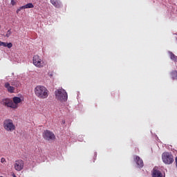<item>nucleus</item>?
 I'll use <instances>...</instances> for the list:
<instances>
[{"instance_id": "obj_7", "label": "nucleus", "mask_w": 177, "mask_h": 177, "mask_svg": "<svg viewBox=\"0 0 177 177\" xmlns=\"http://www.w3.org/2000/svg\"><path fill=\"white\" fill-rule=\"evenodd\" d=\"M15 171H21L24 168V161L23 160H15L14 164Z\"/></svg>"}, {"instance_id": "obj_17", "label": "nucleus", "mask_w": 177, "mask_h": 177, "mask_svg": "<svg viewBox=\"0 0 177 177\" xmlns=\"http://www.w3.org/2000/svg\"><path fill=\"white\" fill-rule=\"evenodd\" d=\"M22 8H24L25 9H31L34 8V5L32 3H29L25 6H23Z\"/></svg>"}, {"instance_id": "obj_5", "label": "nucleus", "mask_w": 177, "mask_h": 177, "mask_svg": "<svg viewBox=\"0 0 177 177\" xmlns=\"http://www.w3.org/2000/svg\"><path fill=\"white\" fill-rule=\"evenodd\" d=\"M32 62L34 66L38 68H42V67L45 66V62L42 61V59H41L39 55H35L32 59Z\"/></svg>"}, {"instance_id": "obj_13", "label": "nucleus", "mask_w": 177, "mask_h": 177, "mask_svg": "<svg viewBox=\"0 0 177 177\" xmlns=\"http://www.w3.org/2000/svg\"><path fill=\"white\" fill-rule=\"evenodd\" d=\"M135 161L137 164V165H138L139 168H142L143 167V160L140 159V157L136 156L135 157Z\"/></svg>"}, {"instance_id": "obj_3", "label": "nucleus", "mask_w": 177, "mask_h": 177, "mask_svg": "<svg viewBox=\"0 0 177 177\" xmlns=\"http://www.w3.org/2000/svg\"><path fill=\"white\" fill-rule=\"evenodd\" d=\"M3 127L7 132H13L16 129V126L13 124V120L11 119H6L3 122Z\"/></svg>"}, {"instance_id": "obj_19", "label": "nucleus", "mask_w": 177, "mask_h": 177, "mask_svg": "<svg viewBox=\"0 0 177 177\" xmlns=\"http://www.w3.org/2000/svg\"><path fill=\"white\" fill-rule=\"evenodd\" d=\"M23 9H25L24 8H23V6L19 7V8L17 10V13L19 14V12H21V10H23Z\"/></svg>"}, {"instance_id": "obj_10", "label": "nucleus", "mask_w": 177, "mask_h": 177, "mask_svg": "<svg viewBox=\"0 0 177 177\" xmlns=\"http://www.w3.org/2000/svg\"><path fill=\"white\" fill-rule=\"evenodd\" d=\"M21 103V98L19 97H14L12 98V106H15L14 109H17L19 107V104Z\"/></svg>"}, {"instance_id": "obj_6", "label": "nucleus", "mask_w": 177, "mask_h": 177, "mask_svg": "<svg viewBox=\"0 0 177 177\" xmlns=\"http://www.w3.org/2000/svg\"><path fill=\"white\" fill-rule=\"evenodd\" d=\"M43 138L46 140H55L56 139L55 133L49 130L44 131L43 133Z\"/></svg>"}, {"instance_id": "obj_1", "label": "nucleus", "mask_w": 177, "mask_h": 177, "mask_svg": "<svg viewBox=\"0 0 177 177\" xmlns=\"http://www.w3.org/2000/svg\"><path fill=\"white\" fill-rule=\"evenodd\" d=\"M35 95L39 99H46L49 96V91L46 87L38 85L35 88Z\"/></svg>"}, {"instance_id": "obj_21", "label": "nucleus", "mask_w": 177, "mask_h": 177, "mask_svg": "<svg viewBox=\"0 0 177 177\" xmlns=\"http://www.w3.org/2000/svg\"><path fill=\"white\" fill-rule=\"evenodd\" d=\"M11 5H12V6H15V5H16V1H15V0H11Z\"/></svg>"}, {"instance_id": "obj_14", "label": "nucleus", "mask_w": 177, "mask_h": 177, "mask_svg": "<svg viewBox=\"0 0 177 177\" xmlns=\"http://www.w3.org/2000/svg\"><path fill=\"white\" fill-rule=\"evenodd\" d=\"M169 56L171 59V60H172L173 62H177V56L175 55V54H174V53L169 51L168 52Z\"/></svg>"}, {"instance_id": "obj_18", "label": "nucleus", "mask_w": 177, "mask_h": 177, "mask_svg": "<svg viewBox=\"0 0 177 177\" xmlns=\"http://www.w3.org/2000/svg\"><path fill=\"white\" fill-rule=\"evenodd\" d=\"M10 35H12V31H10V30H8L7 31V33L6 35V37H7V38H9V37H10Z\"/></svg>"}, {"instance_id": "obj_16", "label": "nucleus", "mask_w": 177, "mask_h": 177, "mask_svg": "<svg viewBox=\"0 0 177 177\" xmlns=\"http://www.w3.org/2000/svg\"><path fill=\"white\" fill-rule=\"evenodd\" d=\"M171 77L172 80H177V71H173L171 73Z\"/></svg>"}, {"instance_id": "obj_20", "label": "nucleus", "mask_w": 177, "mask_h": 177, "mask_svg": "<svg viewBox=\"0 0 177 177\" xmlns=\"http://www.w3.org/2000/svg\"><path fill=\"white\" fill-rule=\"evenodd\" d=\"M1 162L2 164H5V162H6V159H5V158H1Z\"/></svg>"}, {"instance_id": "obj_9", "label": "nucleus", "mask_w": 177, "mask_h": 177, "mask_svg": "<svg viewBox=\"0 0 177 177\" xmlns=\"http://www.w3.org/2000/svg\"><path fill=\"white\" fill-rule=\"evenodd\" d=\"M50 2L53 6H55V8H57V9H60V8H62L63 6V4H62V1H60V0H50Z\"/></svg>"}, {"instance_id": "obj_11", "label": "nucleus", "mask_w": 177, "mask_h": 177, "mask_svg": "<svg viewBox=\"0 0 177 177\" xmlns=\"http://www.w3.org/2000/svg\"><path fill=\"white\" fill-rule=\"evenodd\" d=\"M4 87L7 88L8 92H9L10 93H15V87L10 86V84L9 82H6L4 84Z\"/></svg>"}, {"instance_id": "obj_2", "label": "nucleus", "mask_w": 177, "mask_h": 177, "mask_svg": "<svg viewBox=\"0 0 177 177\" xmlns=\"http://www.w3.org/2000/svg\"><path fill=\"white\" fill-rule=\"evenodd\" d=\"M55 95L56 99H57V100H60V102H67V99H68L67 92H66V90L64 89H58L55 91Z\"/></svg>"}, {"instance_id": "obj_22", "label": "nucleus", "mask_w": 177, "mask_h": 177, "mask_svg": "<svg viewBox=\"0 0 177 177\" xmlns=\"http://www.w3.org/2000/svg\"><path fill=\"white\" fill-rule=\"evenodd\" d=\"M3 41H0V46H3Z\"/></svg>"}, {"instance_id": "obj_15", "label": "nucleus", "mask_w": 177, "mask_h": 177, "mask_svg": "<svg viewBox=\"0 0 177 177\" xmlns=\"http://www.w3.org/2000/svg\"><path fill=\"white\" fill-rule=\"evenodd\" d=\"M3 48H8V49H10L12 46H13V44L12 43H8V42H3Z\"/></svg>"}, {"instance_id": "obj_12", "label": "nucleus", "mask_w": 177, "mask_h": 177, "mask_svg": "<svg viewBox=\"0 0 177 177\" xmlns=\"http://www.w3.org/2000/svg\"><path fill=\"white\" fill-rule=\"evenodd\" d=\"M152 177H163L162 173H161L160 170L157 169L156 168H153Z\"/></svg>"}, {"instance_id": "obj_8", "label": "nucleus", "mask_w": 177, "mask_h": 177, "mask_svg": "<svg viewBox=\"0 0 177 177\" xmlns=\"http://www.w3.org/2000/svg\"><path fill=\"white\" fill-rule=\"evenodd\" d=\"M1 104L6 107H10V109H14L15 105H13V101L9 98H5L2 100Z\"/></svg>"}, {"instance_id": "obj_4", "label": "nucleus", "mask_w": 177, "mask_h": 177, "mask_svg": "<svg viewBox=\"0 0 177 177\" xmlns=\"http://www.w3.org/2000/svg\"><path fill=\"white\" fill-rule=\"evenodd\" d=\"M162 160L164 164L169 165L174 162V156L169 152H164L162 154Z\"/></svg>"}, {"instance_id": "obj_23", "label": "nucleus", "mask_w": 177, "mask_h": 177, "mask_svg": "<svg viewBox=\"0 0 177 177\" xmlns=\"http://www.w3.org/2000/svg\"><path fill=\"white\" fill-rule=\"evenodd\" d=\"M13 177H17V176H16V175L13 174Z\"/></svg>"}]
</instances>
